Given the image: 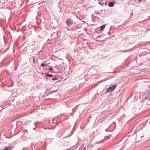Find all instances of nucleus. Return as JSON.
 Wrapping results in <instances>:
<instances>
[{"mask_svg":"<svg viewBox=\"0 0 150 150\" xmlns=\"http://www.w3.org/2000/svg\"><path fill=\"white\" fill-rule=\"evenodd\" d=\"M148 95V96H149L150 97V92L149 91H148L147 92V93H145L144 95Z\"/></svg>","mask_w":150,"mask_h":150,"instance_id":"obj_7","label":"nucleus"},{"mask_svg":"<svg viewBox=\"0 0 150 150\" xmlns=\"http://www.w3.org/2000/svg\"><path fill=\"white\" fill-rule=\"evenodd\" d=\"M41 65L42 67H43L46 66L44 64H41Z\"/></svg>","mask_w":150,"mask_h":150,"instance_id":"obj_9","label":"nucleus"},{"mask_svg":"<svg viewBox=\"0 0 150 150\" xmlns=\"http://www.w3.org/2000/svg\"><path fill=\"white\" fill-rule=\"evenodd\" d=\"M105 27V25H104L101 26V30L102 31Z\"/></svg>","mask_w":150,"mask_h":150,"instance_id":"obj_4","label":"nucleus"},{"mask_svg":"<svg viewBox=\"0 0 150 150\" xmlns=\"http://www.w3.org/2000/svg\"><path fill=\"white\" fill-rule=\"evenodd\" d=\"M142 0H139V1H141Z\"/></svg>","mask_w":150,"mask_h":150,"instance_id":"obj_15","label":"nucleus"},{"mask_svg":"<svg viewBox=\"0 0 150 150\" xmlns=\"http://www.w3.org/2000/svg\"><path fill=\"white\" fill-rule=\"evenodd\" d=\"M46 76L47 77H52L53 76V75H52L46 74Z\"/></svg>","mask_w":150,"mask_h":150,"instance_id":"obj_6","label":"nucleus"},{"mask_svg":"<svg viewBox=\"0 0 150 150\" xmlns=\"http://www.w3.org/2000/svg\"><path fill=\"white\" fill-rule=\"evenodd\" d=\"M36 123H35L34 124H35V125Z\"/></svg>","mask_w":150,"mask_h":150,"instance_id":"obj_16","label":"nucleus"},{"mask_svg":"<svg viewBox=\"0 0 150 150\" xmlns=\"http://www.w3.org/2000/svg\"><path fill=\"white\" fill-rule=\"evenodd\" d=\"M58 79L57 77H54L52 79V80L53 81H55L58 80Z\"/></svg>","mask_w":150,"mask_h":150,"instance_id":"obj_8","label":"nucleus"},{"mask_svg":"<svg viewBox=\"0 0 150 150\" xmlns=\"http://www.w3.org/2000/svg\"><path fill=\"white\" fill-rule=\"evenodd\" d=\"M66 22L67 25L68 26H70L73 24V21H72L71 20L70 18L67 20L66 21Z\"/></svg>","mask_w":150,"mask_h":150,"instance_id":"obj_2","label":"nucleus"},{"mask_svg":"<svg viewBox=\"0 0 150 150\" xmlns=\"http://www.w3.org/2000/svg\"><path fill=\"white\" fill-rule=\"evenodd\" d=\"M143 137V136H142L141 137V138H142Z\"/></svg>","mask_w":150,"mask_h":150,"instance_id":"obj_17","label":"nucleus"},{"mask_svg":"<svg viewBox=\"0 0 150 150\" xmlns=\"http://www.w3.org/2000/svg\"><path fill=\"white\" fill-rule=\"evenodd\" d=\"M52 70H53L52 68L51 67H50L49 69V71Z\"/></svg>","mask_w":150,"mask_h":150,"instance_id":"obj_10","label":"nucleus"},{"mask_svg":"<svg viewBox=\"0 0 150 150\" xmlns=\"http://www.w3.org/2000/svg\"><path fill=\"white\" fill-rule=\"evenodd\" d=\"M86 147H84V148H83V149L84 150H86Z\"/></svg>","mask_w":150,"mask_h":150,"instance_id":"obj_13","label":"nucleus"},{"mask_svg":"<svg viewBox=\"0 0 150 150\" xmlns=\"http://www.w3.org/2000/svg\"><path fill=\"white\" fill-rule=\"evenodd\" d=\"M57 91V90H55V91H53V92H56Z\"/></svg>","mask_w":150,"mask_h":150,"instance_id":"obj_12","label":"nucleus"},{"mask_svg":"<svg viewBox=\"0 0 150 150\" xmlns=\"http://www.w3.org/2000/svg\"><path fill=\"white\" fill-rule=\"evenodd\" d=\"M33 63L34 64L35 63V59L34 57H33Z\"/></svg>","mask_w":150,"mask_h":150,"instance_id":"obj_11","label":"nucleus"},{"mask_svg":"<svg viewBox=\"0 0 150 150\" xmlns=\"http://www.w3.org/2000/svg\"><path fill=\"white\" fill-rule=\"evenodd\" d=\"M107 2H105V4H106V5H107Z\"/></svg>","mask_w":150,"mask_h":150,"instance_id":"obj_14","label":"nucleus"},{"mask_svg":"<svg viewBox=\"0 0 150 150\" xmlns=\"http://www.w3.org/2000/svg\"><path fill=\"white\" fill-rule=\"evenodd\" d=\"M11 148L9 147H6L3 150H11Z\"/></svg>","mask_w":150,"mask_h":150,"instance_id":"obj_5","label":"nucleus"},{"mask_svg":"<svg viewBox=\"0 0 150 150\" xmlns=\"http://www.w3.org/2000/svg\"><path fill=\"white\" fill-rule=\"evenodd\" d=\"M116 86L115 85H113L110 86L107 90V92L111 93L112 92L115 88H116Z\"/></svg>","mask_w":150,"mask_h":150,"instance_id":"obj_1","label":"nucleus"},{"mask_svg":"<svg viewBox=\"0 0 150 150\" xmlns=\"http://www.w3.org/2000/svg\"><path fill=\"white\" fill-rule=\"evenodd\" d=\"M98 4H101L100 3H99H99H98Z\"/></svg>","mask_w":150,"mask_h":150,"instance_id":"obj_18","label":"nucleus"},{"mask_svg":"<svg viewBox=\"0 0 150 150\" xmlns=\"http://www.w3.org/2000/svg\"><path fill=\"white\" fill-rule=\"evenodd\" d=\"M100 0L101 1H103V0Z\"/></svg>","mask_w":150,"mask_h":150,"instance_id":"obj_19","label":"nucleus"},{"mask_svg":"<svg viewBox=\"0 0 150 150\" xmlns=\"http://www.w3.org/2000/svg\"><path fill=\"white\" fill-rule=\"evenodd\" d=\"M114 2H110L108 4V6L110 7H112L114 6Z\"/></svg>","mask_w":150,"mask_h":150,"instance_id":"obj_3","label":"nucleus"}]
</instances>
